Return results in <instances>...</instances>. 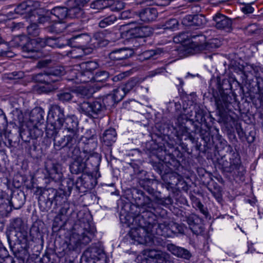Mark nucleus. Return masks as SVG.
I'll list each match as a JSON object with an SVG mask.
<instances>
[{"label": "nucleus", "instance_id": "obj_1", "mask_svg": "<svg viewBox=\"0 0 263 263\" xmlns=\"http://www.w3.org/2000/svg\"><path fill=\"white\" fill-rule=\"evenodd\" d=\"M64 183L61 184L59 190L53 187H36L34 188V194L37 196L39 208L42 212H48L54 205L56 209L59 205L67 200L72 192L74 185L72 179L67 178Z\"/></svg>", "mask_w": 263, "mask_h": 263}, {"label": "nucleus", "instance_id": "obj_2", "mask_svg": "<svg viewBox=\"0 0 263 263\" xmlns=\"http://www.w3.org/2000/svg\"><path fill=\"white\" fill-rule=\"evenodd\" d=\"M96 229L91 221L86 218H82L76 222L73 226V232L70 242L64 243L59 248V257L69 255L71 251L75 249V246L72 244H88L94 236Z\"/></svg>", "mask_w": 263, "mask_h": 263}, {"label": "nucleus", "instance_id": "obj_3", "mask_svg": "<svg viewBox=\"0 0 263 263\" xmlns=\"http://www.w3.org/2000/svg\"><path fill=\"white\" fill-rule=\"evenodd\" d=\"M151 213H144L141 216H135L133 222L136 227L132 228L129 233L130 238L138 244L150 245L153 242L152 235L149 229V223L154 219Z\"/></svg>", "mask_w": 263, "mask_h": 263}, {"label": "nucleus", "instance_id": "obj_4", "mask_svg": "<svg viewBox=\"0 0 263 263\" xmlns=\"http://www.w3.org/2000/svg\"><path fill=\"white\" fill-rule=\"evenodd\" d=\"M153 151H156V154L160 157L164 164L160 162L155 163L153 167L154 169L161 176L163 175V169L164 165L170 170L173 171L179 167L180 165L179 160L178 158H181L182 155L177 148H172L171 152L170 150L167 151L165 148L164 145H158L154 143Z\"/></svg>", "mask_w": 263, "mask_h": 263}, {"label": "nucleus", "instance_id": "obj_5", "mask_svg": "<svg viewBox=\"0 0 263 263\" xmlns=\"http://www.w3.org/2000/svg\"><path fill=\"white\" fill-rule=\"evenodd\" d=\"M63 127L67 134L59 140H54L55 148L71 147L74 152L77 149L74 147L78 145L79 142V121L74 115H67L63 123Z\"/></svg>", "mask_w": 263, "mask_h": 263}, {"label": "nucleus", "instance_id": "obj_6", "mask_svg": "<svg viewBox=\"0 0 263 263\" xmlns=\"http://www.w3.org/2000/svg\"><path fill=\"white\" fill-rule=\"evenodd\" d=\"M115 99L112 94H108L92 102L84 100L78 104V110L81 114L96 118L99 115H103L107 107L117 103Z\"/></svg>", "mask_w": 263, "mask_h": 263}, {"label": "nucleus", "instance_id": "obj_7", "mask_svg": "<svg viewBox=\"0 0 263 263\" xmlns=\"http://www.w3.org/2000/svg\"><path fill=\"white\" fill-rule=\"evenodd\" d=\"M64 73L63 67L55 66L45 70L44 72L33 74L31 79L34 82L47 85L40 88L42 92L48 93L58 88L57 83L61 80V76Z\"/></svg>", "mask_w": 263, "mask_h": 263}, {"label": "nucleus", "instance_id": "obj_8", "mask_svg": "<svg viewBox=\"0 0 263 263\" xmlns=\"http://www.w3.org/2000/svg\"><path fill=\"white\" fill-rule=\"evenodd\" d=\"M10 249L16 257L23 258L29 248L28 233L25 230L13 231L7 235Z\"/></svg>", "mask_w": 263, "mask_h": 263}, {"label": "nucleus", "instance_id": "obj_9", "mask_svg": "<svg viewBox=\"0 0 263 263\" xmlns=\"http://www.w3.org/2000/svg\"><path fill=\"white\" fill-rule=\"evenodd\" d=\"M223 172L233 173V176L239 179H243L246 170L241 164L240 157L238 152L230 151L227 157L223 156L219 162Z\"/></svg>", "mask_w": 263, "mask_h": 263}, {"label": "nucleus", "instance_id": "obj_10", "mask_svg": "<svg viewBox=\"0 0 263 263\" xmlns=\"http://www.w3.org/2000/svg\"><path fill=\"white\" fill-rule=\"evenodd\" d=\"M190 39L191 42L187 50L188 53L191 54L204 51H213L219 46L217 39L206 42V36L201 33H192L190 36Z\"/></svg>", "mask_w": 263, "mask_h": 263}, {"label": "nucleus", "instance_id": "obj_11", "mask_svg": "<svg viewBox=\"0 0 263 263\" xmlns=\"http://www.w3.org/2000/svg\"><path fill=\"white\" fill-rule=\"evenodd\" d=\"M130 194L135 204L140 209L139 213L136 216H141L144 213H151L154 215L155 212L157 213L154 201L143 191L133 188L130 190Z\"/></svg>", "mask_w": 263, "mask_h": 263}, {"label": "nucleus", "instance_id": "obj_12", "mask_svg": "<svg viewBox=\"0 0 263 263\" xmlns=\"http://www.w3.org/2000/svg\"><path fill=\"white\" fill-rule=\"evenodd\" d=\"M81 70H73L71 72L72 80L77 83H86L93 82L94 72L97 69L98 64L93 61L82 62L79 64Z\"/></svg>", "mask_w": 263, "mask_h": 263}, {"label": "nucleus", "instance_id": "obj_13", "mask_svg": "<svg viewBox=\"0 0 263 263\" xmlns=\"http://www.w3.org/2000/svg\"><path fill=\"white\" fill-rule=\"evenodd\" d=\"M62 148L67 151V157L71 158L74 160L70 165V172L76 175L83 173L87 168V163L84 161L85 158L82 156L78 145L74 147V149H77V152H74L73 149L71 147Z\"/></svg>", "mask_w": 263, "mask_h": 263}, {"label": "nucleus", "instance_id": "obj_14", "mask_svg": "<svg viewBox=\"0 0 263 263\" xmlns=\"http://www.w3.org/2000/svg\"><path fill=\"white\" fill-rule=\"evenodd\" d=\"M144 255L140 263H174L169 254L160 250H145Z\"/></svg>", "mask_w": 263, "mask_h": 263}, {"label": "nucleus", "instance_id": "obj_15", "mask_svg": "<svg viewBox=\"0 0 263 263\" xmlns=\"http://www.w3.org/2000/svg\"><path fill=\"white\" fill-rule=\"evenodd\" d=\"M91 36L87 33H81L72 37L67 41V43L72 47L80 48L84 53L91 52L92 47L90 42Z\"/></svg>", "mask_w": 263, "mask_h": 263}, {"label": "nucleus", "instance_id": "obj_16", "mask_svg": "<svg viewBox=\"0 0 263 263\" xmlns=\"http://www.w3.org/2000/svg\"><path fill=\"white\" fill-rule=\"evenodd\" d=\"M26 201V196L24 192L20 190L16 189L14 190L11 194V198L10 201L11 205L7 203H2L0 206V209L5 210V213H8L12 210V207L14 209H21Z\"/></svg>", "mask_w": 263, "mask_h": 263}, {"label": "nucleus", "instance_id": "obj_17", "mask_svg": "<svg viewBox=\"0 0 263 263\" xmlns=\"http://www.w3.org/2000/svg\"><path fill=\"white\" fill-rule=\"evenodd\" d=\"M218 88L220 95L215 98V104L219 115L222 116L231 110V100L232 98L229 95L223 92L224 89L220 84H218Z\"/></svg>", "mask_w": 263, "mask_h": 263}, {"label": "nucleus", "instance_id": "obj_18", "mask_svg": "<svg viewBox=\"0 0 263 263\" xmlns=\"http://www.w3.org/2000/svg\"><path fill=\"white\" fill-rule=\"evenodd\" d=\"M84 258L89 263H107L104 251L96 246L89 248L84 253Z\"/></svg>", "mask_w": 263, "mask_h": 263}, {"label": "nucleus", "instance_id": "obj_19", "mask_svg": "<svg viewBox=\"0 0 263 263\" xmlns=\"http://www.w3.org/2000/svg\"><path fill=\"white\" fill-rule=\"evenodd\" d=\"M48 118L50 121L54 123L59 128L63 126V123L66 118L64 108L57 104L50 106L48 110Z\"/></svg>", "mask_w": 263, "mask_h": 263}, {"label": "nucleus", "instance_id": "obj_20", "mask_svg": "<svg viewBox=\"0 0 263 263\" xmlns=\"http://www.w3.org/2000/svg\"><path fill=\"white\" fill-rule=\"evenodd\" d=\"M42 46L40 45L39 37L35 39H31L27 41L23 46L22 50L24 52L27 54L28 58L39 59L43 57L41 52Z\"/></svg>", "mask_w": 263, "mask_h": 263}, {"label": "nucleus", "instance_id": "obj_21", "mask_svg": "<svg viewBox=\"0 0 263 263\" xmlns=\"http://www.w3.org/2000/svg\"><path fill=\"white\" fill-rule=\"evenodd\" d=\"M154 30L151 27L137 24L130 27L125 33L129 38H146L151 36Z\"/></svg>", "mask_w": 263, "mask_h": 263}, {"label": "nucleus", "instance_id": "obj_22", "mask_svg": "<svg viewBox=\"0 0 263 263\" xmlns=\"http://www.w3.org/2000/svg\"><path fill=\"white\" fill-rule=\"evenodd\" d=\"M78 144V147H81L82 149V152H81L82 156L85 158L88 155L96 153L94 151L98 146L97 137L92 135L89 138L84 136L79 137Z\"/></svg>", "mask_w": 263, "mask_h": 263}, {"label": "nucleus", "instance_id": "obj_23", "mask_svg": "<svg viewBox=\"0 0 263 263\" xmlns=\"http://www.w3.org/2000/svg\"><path fill=\"white\" fill-rule=\"evenodd\" d=\"M154 219L151 223H149V229H150L151 233L152 235V240L154 235L162 236L165 237H170V223L167 221H164L162 223H158L156 220V215L154 214Z\"/></svg>", "mask_w": 263, "mask_h": 263}, {"label": "nucleus", "instance_id": "obj_24", "mask_svg": "<svg viewBox=\"0 0 263 263\" xmlns=\"http://www.w3.org/2000/svg\"><path fill=\"white\" fill-rule=\"evenodd\" d=\"M89 0H69L67 3L68 16L70 18H79L83 13V8Z\"/></svg>", "mask_w": 263, "mask_h": 263}, {"label": "nucleus", "instance_id": "obj_25", "mask_svg": "<svg viewBox=\"0 0 263 263\" xmlns=\"http://www.w3.org/2000/svg\"><path fill=\"white\" fill-rule=\"evenodd\" d=\"M45 169L50 178L54 181L57 182L62 181L63 175L62 172V166L59 163L54 162L50 160H48L45 162Z\"/></svg>", "mask_w": 263, "mask_h": 263}, {"label": "nucleus", "instance_id": "obj_26", "mask_svg": "<svg viewBox=\"0 0 263 263\" xmlns=\"http://www.w3.org/2000/svg\"><path fill=\"white\" fill-rule=\"evenodd\" d=\"M186 221L193 233L201 234L204 231L203 220L197 215L192 214L186 217Z\"/></svg>", "mask_w": 263, "mask_h": 263}, {"label": "nucleus", "instance_id": "obj_27", "mask_svg": "<svg viewBox=\"0 0 263 263\" xmlns=\"http://www.w3.org/2000/svg\"><path fill=\"white\" fill-rule=\"evenodd\" d=\"M87 91V90L86 89H81L78 91H73L68 89L62 90L57 95V97L58 100L63 103L68 102L73 98V94L77 95L80 98H88Z\"/></svg>", "mask_w": 263, "mask_h": 263}, {"label": "nucleus", "instance_id": "obj_28", "mask_svg": "<svg viewBox=\"0 0 263 263\" xmlns=\"http://www.w3.org/2000/svg\"><path fill=\"white\" fill-rule=\"evenodd\" d=\"M214 26L219 30L230 32L232 29L233 20L221 13H217L213 16Z\"/></svg>", "mask_w": 263, "mask_h": 263}, {"label": "nucleus", "instance_id": "obj_29", "mask_svg": "<svg viewBox=\"0 0 263 263\" xmlns=\"http://www.w3.org/2000/svg\"><path fill=\"white\" fill-rule=\"evenodd\" d=\"M206 23L205 16L202 14L187 15L182 20L183 25L186 27L203 26Z\"/></svg>", "mask_w": 263, "mask_h": 263}, {"label": "nucleus", "instance_id": "obj_30", "mask_svg": "<svg viewBox=\"0 0 263 263\" xmlns=\"http://www.w3.org/2000/svg\"><path fill=\"white\" fill-rule=\"evenodd\" d=\"M136 13L140 21L146 23L153 22L158 16L157 9L150 7L143 8L136 12Z\"/></svg>", "mask_w": 263, "mask_h": 263}, {"label": "nucleus", "instance_id": "obj_31", "mask_svg": "<svg viewBox=\"0 0 263 263\" xmlns=\"http://www.w3.org/2000/svg\"><path fill=\"white\" fill-rule=\"evenodd\" d=\"M45 111L41 107H35L29 114V121L32 124V126L41 125L45 121Z\"/></svg>", "mask_w": 263, "mask_h": 263}, {"label": "nucleus", "instance_id": "obj_32", "mask_svg": "<svg viewBox=\"0 0 263 263\" xmlns=\"http://www.w3.org/2000/svg\"><path fill=\"white\" fill-rule=\"evenodd\" d=\"M166 249L173 255L178 258L189 260L192 257L191 253L187 249L173 243L167 244Z\"/></svg>", "mask_w": 263, "mask_h": 263}, {"label": "nucleus", "instance_id": "obj_33", "mask_svg": "<svg viewBox=\"0 0 263 263\" xmlns=\"http://www.w3.org/2000/svg\"><path fill=\"white\" fill-rule=\"evenodd\" d=\"M117 133L114 128H110L105 130L100 136L101 143L105 146L109 147L116 142Z\"/></svg>", "mask_w": 263, "mask_h": 263}, {"label": "nucleus", "instance_id": "obj_34", "mask_svg": "<svg viewBox=\"0 0 263 263\" xmlns=\"http://www.w3.org/2000/svg\"><path fill=\"white\" fill-rule=\"evenodd\" d=\"M61 24H56L52 26L47 28V29L48 31L59 33L63 31L64 29L70 32H76L80 31L83 27L79 23H70L68 24L66 27H63V29H60Z\"/></svg>", "mask_w": 263, "mask_h": 263}, {"label": "nucleus", "instance_id": "obj_35", "mask_svg": "<svg viewBox=\"0 0 263 263\" xmlns=\"http://www.w3.org/2000/svg\"><path fill=\"white\" fill-rule=\"evenodd\" d=\"M34 3L31 0H27L19 4L14 9L16 13L18 14H23L27 11L29 13L25 16L26 19H28L29 15L34 12Z\"/></svg>", "mask_w": 263, "mask_h": 263}, {"label": "nucleus", "instance_id": "obj_36", "mask_svg": "<svg viewBox=\"0 0 263 263\" xmlns=\"http://www.w3.org/2000/svg\"><path fill=\"white\" fill-rule=\"evenodd\" d=\"M40 45L42 48L48 46L52 48H62L64 46V44H60L59 39L54 37H45L44 38L39 37Z\"/></svg>", "mask_w": 263, "mask_h": 263}, {"label": "nucleus", "instance_id": "obj_37", "mask_svg": "<svg viewBox=\"0 0 263 263\" xmlns=\"http://www.w3.org/2000/svg\"><path fill=\"white\" fill-rule=\"evenodd\" d=\"M67 7H56L49 11L50 14L53 18H57L58 20H63L68 16Z\"/></svg>", "mask_w": 263, "mask_h": 263}, {"label": "nucleus", "instance_id": "obj_38", "mask_svg": "<svg viewBox=\"0 0 263 263\" xmlns=\"http://www.w3.org/2000/svg\"><path fill=\"white\" fill-rule=\"evenodd\" d=\"M127 50L126 48H120L114 50L109 54V58L111 60L120 61L128 58Z\"/></svg>", "mask_w": 263, "mask_h": 263}, {"label": "nucleus", "instance_id": "obj_39", "mask_svg": "<svg viewBox=\"0 0 263 263\" xmlns=\"http://www.w3.org/2000/svg\"><path fill=\"white\" fill-rule=\"evenodd\" d=\"M93 40L95 42L91 44L93 48L102 47L108 44V41L105 39L104 33L102 32H97L94 33Z\"/></svg>", "mask_w": 263, "mask_h": 263}, {"label": "nucleus", "instance_id": "obj_40", "mask_svg": "<svg viewBox=\"0 0 263 263\" xmlns=\"http://www.w3.org/2000/svg\"><path fill=\"white\" fill-rule=\"evenodd\" d=\"M49 11H48L46 15H40L37 14L35 10L34 12H33L32 14L29 15L28 19L30 22H34L36 23L37 22L40 24H44L46 22H49L51 19L53 18V17L49 15Z\"/></svg>", "mask_w": 263, "mask_h": 263}, {"label": "nucleus", "instance_id": "obj_41", "mask_svg": "<svg viewBox=\"0 0 263 263\" xmlns=\"http://www.w3.org/2000/svg\"><path fill=\"white\" fill-rule=\"evenodd\" d=\"M85 162L87 163V167H89V165H91L92 167H97L101 161V156L98 153H93L88 155L85 157Z\"/></svg>", "mask_w": 263, "mask_h": 263}, {"label": "nucleus", "instance_id": "obj_42", "mask_svg": "<svg viewBox=\"0 0 263 263\" xmlns=\"http://www.w3.org/2000/svg\"><path fill=\"white\" fill-rule=\"evenodd\" d=\"M195 113L196 122L203 123L205 126H207V122L205 117L208 116V115L206 110L199 106H196L195 107Z\"/></svg>", "mask_w": 263, "mask_h": 263}, {"label": "nucleus", "instance_id": "obj_43", "mask_svg": "<svg viewBox=\"0 0 263 263\" xmlns=\"http://www.w3.org/2000/svg\"><path fill=\"white\" fill-rule=\"evenodd\" d=\"M81 179L83 181L86 192L93 189L97 183L96 178L92 175L83 174L81 176Z\"/></svg>", "mask_w": 263, "mask_h": 263}, {"label": "nucleus", "instance_id": "obj_44", "mask_svg": "<svg viewBox=\"0 0 263 263\" xmlns=\"http://www.w3.org/2000/svg\"><path fill=\"white\" fill-rule=\"evenodd\" d=\"M190 198L192 202L193 207L196 209L199 210L205 217H208L209 215L208 209L204 206L200 199L193 195L190 196Z\"/></svg>", "mask_w": 263, "mask_h": 263}, {"label": "nucleus", "instance_id": "obj_45", "mask_svg": "<svg viewBox=\"0 0 263 263\" xmlns=\"http://www.w3.org/2000/svg\"><path fill=\"white\" fill-rule=\"evenodd\" d=\"M156 202L162 205L166 206L172 203V199L170 196L162 197L161 193L155 190L154 194H152Z\"/></svg>", "mask_w": 263, "mask_h": 263}, {"label": "nucleus", "instance_id": "obj_46", "mask_svg": "<svg viewBox=\"0 0 263 263\" xmlns=\"http://www.w3.org/2000/svg\"><path fill=\"white\" fill-rule=\"evenodd\" d=\"M61 128H59L57 126V125L54 123L51 122L50 124H49L46 129V136L49 138H53V140L57 141L59 140L60 139H57L56 136L59 132V129Z\"/></svg>", "mask_w": 263, "mask_h": 263}, {"label": "nucleus", "instance_id": "obj_47", "mask_svg": "<svg viewBox=\"0 0 263 263\" xmlns=\"http://www.w3.org/2000/svg\"><path fill=\"white\" fill-rule=\"evenodd\" d=\"M28 41V37L25 35H19L15 36L11 41L9 42L10 46L17 47L19 46H23Z\"/></svg>", "mask_w": 263, "mask_h": 263}, {"label": "nucleus", "instance_id": "obj_48", "mask_svg": "<svg viewBox=\"0 0 263 263\" xmlns=\"http://www.w3.org/2000/svg\"><path fill=\"white\" fill-rule=\"evenodd\" d=\"M117 21V18L115 15H110L106 17H101V20L99 23V26L100 28H104L110 26Z\"/></svg>", "mask_w": 263, "mask_h": 263}, {"label": "nucleus", "instance_id": "obj_49", "mask_svg": "<svg viewBox=\"0 0 263 263\" xmlns=\"http://www.w3.org/2000/svg\"><path fill=\"white\" fill-rule=\"evenodd\" d=\"M26 21L29 23L27 26V31L29 35L32 37H35L39 35L40 28L36 22H30L29 19H26Z\"/></svg>", "mask_w": 263, "mask_h": 263}, {"label": "nucleus", "instance_id": "obj_50", "mask_svg": "<svg viewBox=\"0 0 263 263\" xmlns=\"http://www.w3.org/2000/svg\"><path fill=\"white\" fill-rule=\"evenodd\" d=\"M26 134L25 133H21L20 136L21 139L26 143H29L28 153L32 155V151H35L36 149V141L33 138L27 139L25 137Z\"/></svg>", "mask_w": 263, "mask_h": 263}, {"label": "nucleus", "instance_id": "obj_51", "mask_svg": "<svg viewBox=\"0 0 263 263\" xmlns=\"http://www.w3.org/2000/svg\"><path fill=\"white\" fill-rule=\"evenodd\" d=\"M33 127L34 128L30 132H27L26 133L25 132H23L22 133H25L26 134V138H33L35 141H36L37 138L42 136L43 132L41 129H39L38 126Z\"/></svg>", "mask_w": 263, "mask_h": 263}, {"label": "nucleus", "instance_id": "obj_52", "mask_svg": "<svg viewBox=\"0 0 263 263\" xmlns=\"http://www.w3.org/2000/svg\"><path fill=\"white\" fill-rule=\"evenodd\" d=\"M162 179L170 185H177L178 182V179L175 175L165 172L162 176Z\"/></svg>", "mask_w": 263, "mask_h": 263}, {"label": "nucleus", "instance_id": "obj_53", "mask_svg": "<svg viewBox=\"0 0 263 263\" xmlns=\"http://www.w3.org/2000/svg\"><path fill=\"white\" fill-rule=\"evenodd\" d=\"M208 190L219 203L222 201V190L217 183H215L213 189L208 188Z\"/></svg>", "mask_w": 263, "mask_h": 263}, {"label": "nucleus", "instance_id": "obj_54", "mask_svg": "<svg viewBox=\"0 0 263 263\" xmlns=\"http://www.w3.org/2000/svg\"><path fill=\"white\" fill-rule=\"evenodd\" d=\"M13 258L5 248H0V263H13Z\"/></svg>", "mask_w": 263, "mask_h": 263}, {"label": "nucleus", "instance_id": "obj_55", "mask_svg": "<svg viewBox=\"0 0 263 263\" xmlns=\"http://www.w3.org/2000/svg\"><path fill=\"white\" fill-rule=\"evenodd\" d=\"M10 227L14 231L24 230V223L21 218L17 217L13 219L10 222Z\"/></svg>", "mask_w": 263, "mask_h": 263}, {"label": "nucleus", "instance_id": "obj_56", "mask_svg": "<svg viewBox=\"0 0 263 263\" xmlns=\"http://www.w3.org/2000/svg\"><path fill=\"white\" fill-rule=\"evenodd\" d=\"M109 73L105 70L96 72L94 74L93 82H103L109 78Z\"/></svg>", "mask_w": 263, "mask_h": 263}, {"label": "nucleus", "instance_id": "obj_57", "mask_svg": "<svg viewBox=\"0 0 263 263\" xmlns=\"http://www.w3.org/2000/svg\"><path fill=\"white\" fill-rule=\"evenodd\" d=\"M184 232V227L177 223H170V236L172 237L176 234H183Z\"/></svg>", "mask_w": 263, "mask_h": 263}, {"label": "nucleus", "instance_id": "obj_58", "mask_svg": "<svg viewBox=\"0 0 263 263\" xmlns=\"http://www.w3.org/2000/svg\"><path fill=\"white\" fill-rule=\"evenodd\" d=\"M30 234L33 239L36 240L43 237L42 233L40 230L37 223L33 224L30 229Z\"/></svg>", "mask_w": 263, "mask_h": 263}, {"label": "nucleus", "instance_id": "obj_59", "mask_svg": "<svg viewBox=\"0 0 263 263\" xmlns=\"http://www.w3.org/2000/svg\"><path fill=\"white\" fill-rule=\"evenodd\" d=\"M162 52V51L161 49L157 48L144 51L142 53L141 57L144 60H148L151 58L155 59V56L160 54Z\"/></svg>", "mask_w": 263, "mask_h": 263}, {"label": "nucleus", "instance_id": "obj_60", "mask_svg": "<svg viewBox=\"0 0 263 263\" xmlns=\"http://www.w3.org/2000/svg\"><path fill=\"white\" fill-rule=\"evenodd\" d=\"M72 179V178H71ZM73 180L74 179L72 178ZM74 182V185L73 186V188L72 189L74 190V191L76 193H84L86 192L85 188L83 185V182L82 179H81V177H79L77 180Z\"/></svg>", "mask_w": 263, "mask_h": 263}, {"label": "nucleus", "instance_id": "obj_61", "mask_svg": "<svg viewBox=\"0 0 263 263\" xmlns=\"http://www.w3.org/2000/svg\"><path fill=\"white\" fill-rule=\"evenodd\" d=\"M190 129L186 127L185 125L180 126L177 129V132L178 134H180L181 135L186 136L189 138V139L192 142L194 143V138L191 135Z\"/></svg>", "mask_w": 263, "mask_h": 263}, {"label": "nucleus", "instance_id": "obj_62", "mask_svg": "<svg viewBox=\"0 0 263 263\" xmlns=\"http://www.w3.org/2000/svg\"><path fill=\"white\" fill-rule=\"evenodd\" d=\"M178 21L176 18H170L164 24V29L176 30L178 28Z\"/></svg>", "mask_w": 263, "mask_h": 263}, {"label": "nucleus", "instance_id": "obj_63", "mask_svg": "<svg viewBox=\"0 0 263 263\" xmlns=\"http://www.w3.org/2000/svg\"><path fill=\"white\" fill-rule=\"evenodd\" d=\"M126 95V94L121 87H119L114 90V93L112 94L117 103L122 100Z\"/></svg>", "mask_w": 263, "mask_h": 263}, {"label": "nucleus", "instance_id": "obj_64", "mask_svg": "<svg viewBox=\"0 0 263 263\" xmlns=\"http://www.w3.org/2000/svg\"><path fill=\"white\" fill-rule=\"evenodd\" d=\"M137 85V82L135 80L132 79L126 82L123 86H120L126 94L133 90Z\"/></svg>", "mask_w": 263, "mask_h": 263}]
</instances>
